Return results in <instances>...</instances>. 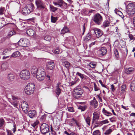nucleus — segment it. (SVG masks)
Instances as JSON below:
<instances>
[{"label":"nucleus","instance_id":"nucleus-43","mask_svg":"<svg viewBox=\"0 0 135 135\" xmlns=\"http://www.w3.org/2000/svg\"><path fill=\"white\" fill-rule=\"evenodd\" d=\"M90 38L91 36L90 35V33H88L85 38V40L86 41H87L89 40H90Z\"/></svg>","mask_w":135,"mask_h":135},{"label":"nucleus","instance_id":"nucleus-10","mask_svg":"<svg viewBox=\"0 0 135 135\" xmlns=\"http://www.w3.org/2000/svg\"><path fill=\"white\" fill-rule=\"evenodd\" d=\"M35 3L37 8L42 9L45 8L44 4L42 0H36Z\"/></svg>","mask_w":135,"mask_h":135},{"label":"nucleus","instance_id":"nucleus-62","mask_svg":"<svg viewBox=\"0 0 135 135\" xmlns=\"http://www.w3.org/2000/svg\"><path fill=\"white\" fill-rule=\"evenodd\" d=\"M54 52L55 54H57L59 53V50H55L54 51Z\"/></svg>","mask_w":135,"mask_h":135},{"label":"nucleus","instance_id":"nucleus-17","mask_svg":"<svg viewBox=\"0 0 135 135\" xmlns=\"http://www.w3.org/2000/svg\"><path fill=\"white\" fill-rule=\"evenodd\" d=\"M31 10L28 9L27 6L23 8L22 9V13L23 14L25 15L28 13H30L31 11Z\"/></svg>","mask_w":135,"mask_h":135},{"label":"nucleus","instance_id":"nucleus-4","mask_svg":"<svg viewBox=\"0 0 135 135\" xmlns=\"http://www.w3.org/2000/svg\"><path fill=\"white\" fill-rule=\"evenodd\" d=\"M74 97L76 99H78L81 97L83 93V90L80 86H78L74 89Z\"/></svg>","mask_w":135,"mask_h":135},{"label":"nucleus","instance_id":"nucleus-45","mask_svg":"<svg viewBox=\"0 0 135 135\" xmlns=\"http://www.w3.org/2000/svg\"><path fill=\"white\" fill-rule=\"evenodd\" d=\"M114 54L117 58L119 57V53L117 49H115L114 51Z\"/></svg>","mask_w":135,"mask_h":135},{"label":"nucleus","instance_id":"nucleus-64","mask_svg":"<svg viewBox=\"0 0 135 135\" xmlns=\"http://www.w3.org/2000/svg\"><path fill=\"white\" fill-rule=\"evenodd\" d=\"M45 135H54L51 132H50L49 133H48V132L47 133H46V134Z\"/></svg>","mask_w":135,"mask_h":135},{"label":"nucleus","instance_id":"nucleus-7","mask_svg":"<svg viewBox=\"0 0 135 135\" xmlns=\"http://www.w3.org/2000/svg\"><path fill=\"white\" fill-rule=\"evenodd\" d=\"M49 127L46 124L43 123L40 127V131L42 133L46 134L47 133L49 130Z\"/></svg>","mask_w":135,"mask_h":135},{"label":"nucleus","instance_id":"nucleus-52","mask_svg":"<svg viewBox=\"0 0 135 135\" xmlns=\"http://www.w3.org/2000/svg\"><path fill=\"white\" fill-rule=\"evenodd\" d=\"M115 117H114L109 118V120L111 122H113L115 121Z\"/></svg>","mask_w":135,"mask_h":135},{"label":"nucleus","instance_id":"nucleus-5","mask_svg":"<svg viewBox=\"0 0 135 135\" xmlns=\"http://www.w3.org/2000/svg\"><path fill=\"white\" fill-rule=\"evenodd\" d=\"M20 76L22 79L27 80L30 77V74L27 70L22 71L20 74Z\"/></svg>","mask_w":135,"mask_h":135},{"label":"nucleus","instance_id":"nucleus-58","mask_svg":"<svg viewBox=\"0 0 135 135\" xmlns=\"http://www.w3.org/2000/svg\"><path fill=\"white\" fill-rule=\"evenodd\" d=\"M16 129V125H14L13 128V133H15Z\"/></svg>","mask_w":135,"mask_h":135},{"label":"nucleus","instance_id":"nucleus-61","mask_svg":"<svg viewBox=\"0 0 135 135\" xmlns=\"http://www.w3.org/2000/svg\"><path fill=\"white\" fill-rule=\"evenodd\" d=\"M93 117L95 119H99V117L97 115H95Z\"/></svg>","mask_w":135,"mask_h":135},{"label":"nucleus","instance_id":"nucleus-34","mask_svg":"<svg viewBox=\"0 0 135 135\" xmlns=\"http://www.w3.org/2000/svg\"><path fill=\"white\" fill-rule=\"evenodd\" d=\"M112 131L113 130L111 129L107 130L104 133V134L105 135H109L111 134Z\"/></svg>","mask_w":135,"mask_h":135},{"label":"nucleus","instance_id":"nucleus-49","mask_svg":"<svg viewBox=\"0 0 135 135\" xmlns=\"http://www.w3.org/2000/svg\"><path fill=\"white\" fill-rule=\"evenodd\" d=\"M102 112L103 113L105 114V115L107 116H109V115H107V113L108 112L104 108H103V109Z\"/></svg>","mask_w":135,"mask_h":135},{"label":"nucleus","instance_id":"nucleus-59","mask_svg":"<svg viewBox=\"0 0 135 135\" xmlns=\"http://www.w3.org/2000/svg\"><path fill=\"white\" fill-rule=\"evenodd\" d=\"M83 33L82 34V35H84V33L85 31V24H84V25L83 26Z\"/></svg>","mask_w":135,"mask_h":135},{"label":"nucleus","instance_id":"nucleus-1","mask_svg":"<svg viewBox=\"0 0 135 135\" xmlns=\"http://www.w3.org/2000/svg\"><path fill=\"white\" fill-rule=\"evenodd\" d=\"M35 86L34 84L32 83H28L25 88V92L28 95H30L34 91Z\"/></svg>","mask_w":135,"mask_h":135},{"label":"nucleus","instance_id":"nucleus-26","mask_svg":"<svg viewBox=\"0 0 135 135\" xmlns=\"http://www.w3.org/2000/svg\"><path fill=\"white\" fill-rule=\"evenodd\" d=\"M62 64L66 68L68 69L70 66V63L68 61H63L62 62Z\"/></svg>","mask_w":135,"mask_h":135},{"label":"nucleus","instance_id":"nucleus-33","mask_svg":"<svg viewBox=\"0 0 135 135\" xmlns=\"http://www.w3.org/2000/svg\"><path fill=\"white\" fill-rule=\"evenodd\" d=\"M50 9L51 11L53 12H55L57 10L58 8L55 7L53 6L50 5Z\"/></svg>","mask_w":135,"mask_h":135},{"label":"nucleus","instance_id":"nucleus-51","mask_svg":"<svg viewBox=\"0 0 135 135\" xmlns=\"http://www.w3.org/2000/svg\"><path fill=\"white\" fill-rule=\"evenodd\" d=\"M61 86V83H60L59 82L56 84V88H60V87Z\"/></svg>","mask_w":135,"mask_h":135},{"label":"nucleus","instance_id":"nucleus-38","mask_svg":"<svg viewBox=\"0 0 135 135\" xmlns=\"http://www.w3.org/2000/svg\"><path fill=\"white\" fill-rule=\"evenodd\" d=\"M5 11V8L4 7H1L0 8V15H2L4 14Z\"/></svg>","mask_w":135,"mask_h":135},{"label":"nucleus","instance_id":"nucleus-8","mask_svg":"<svg viewBox=\"0 0 135 135\" xmlns=\"http://www.w3.org/2000/svg\"><path fill=\"white\" fill-rule=\"evenodd\" d=\"M107 52V49L105 47H102L98 51V53L100 56H102L106 54Z\"/></svg>","mask_w":135,"mask_h":135},{"label":"nucleus","instance_id":"nucleus-27","mask_svg":"<svg viewBox=\"0 0 135 135\" xmlns=\"http://www.w3.org/2000/svg\"><path fill=\"white\" fill-rule=\"evenodd\" d=\"M130 88L132 90L135 91V80L133 81L131 83Z\"/></svg>","mask_w":135,"mask_h":135},{"label":"nucleus","instance_id":"nucleus-44","mask_svg":"<svg viewBox=\"0 0 135 135\" xmlns=\"http://www.w3.org/2000/svg\"><path fill=\"white\" fill-rule=\"evenodd\" d=\"M86 108V107L85 106H82L80 105L79 107V109H80L81 111H84Z\"/></svg>","mask_w":135,"mask_h":135},{"label":"nucleus","instance_id":"nucleus-16","mask_svg":"<svg viewBox=\"0 0 135 135\" xmlns=\"http://www.w3.org/2000/svg\"><path fill=\"white\" fill-rule=\"evenodd\" d=\"M28 114L29 117L31 118L35 117L37 113L34 110L28 111Z\"/></svg>","mask_w":135,"mask_h":135},{"label":"nucleus","instance_id":"nucleus-37","mask_svg":"<svg viewBox=\"0 0 135 135\" xmlns=\"http://www.w3.org/2000/svg\"><path fill=\"white\" fill-rule=\"evenodd\" d=\"M51 37L49 35L46 36L44 37L45 40L47 41H50L51 40Z\"/></svg>","mask_w":135,"mask_h":135},{"label":"nucleus","instance_id":"nucleus-25","mask_svg":"<svg viewBox=\"0 0 135 135\" xmlns=\"http://www.w3.org/2000/svg\"><path fill=\"white\" fill-rule=\"evenodd\" d=\"M109 22L107 20H105L103 22L102 27L105 28L109 26Z\"/></svg>","mask_w":135,"mask_h":135},{"label":"nucleus","instance_id":"nucleus-28","mask_svg":"<svg viewBox=\"0 0 135 135\" xmlns=\"http://www.w3.org/2000/svg\"><path fill=\"white\" fill-rule=\"evenodd\" d=\"M116 14L120 16L122 18L124 16L122 15V13L120 11H119L118 9L116 8L114 10Z\"/></svg>","mask_w":135,"mask_h":135},{"label":"nucleus","instance_id":"nucleus-53","mask_svg":"<svg viewBox=\"0 0 135 135\" xmlns=\"http://www.w3.org/2000/svg\"><path fill=\"white\" fill-rule=\"evenodd\" d=\"M99 82L100 84H101V85L102 87H105L107 88L106 86L103 84V82L101 80H99Z\"/></svg>","mask_w":135,"mask_h":135},{"label":"nucleus","instance_id":"nucleus-41","mask_svg":"<svg viewBox=\"0 0 135 135\" xmlns=\"http://www.w3.org/2000/svg\"><path fill=\"white\" fill-rule=\"evenodd\" d=\"M93 135H100V133L98 130H97L94 131L93 133Z\"/></svg>","mask_w":135,"mask_h":135},{"label":"nucleus","instance_id":"nucleus-20","mask_svg":"<svg viewBox=\"0 0 135 135\" xmlns=\"http://www.w3.org/2000/svg\"><path fill=\"white\" fill-rule=\"evenodd\" d=\"M18 44L19 46L24 47H26L27 45L24 40L23 38H22L18 42Z\"/></svg>","mask_w":135,"mask_h":135},{"label":"nucleus","instance_id":"nucleus-46","mask_svg":"<svg viewBox=\"0 0 135 135\" xmlns=\"http://www.w3.org/2000/svg\"><path fill=\"white\" fill-rule=\"evenodd\" d=\"M15 31H11L9 32L8 35L10 37L12 36V35H15Z\"/></svg>","mask_w":135,"mask_h":135},{"label":"nucleus","instance_id":"nucleus-6","mask_svg":"<svg viewBox=\"0 0 135 135\" xmlns=\"http://www.w3.org/2000/svg\"><path fill=\"white\" fill-rule=\"evenodd\" d=\"M45 76V73L44 70H39V72L36 75L37 79L39 81H41L44 80Z\"/></svg>","mask_w":135,"mask_h":135},{"label":"nucleus","instance_id":"nucleus-60","mask_svg":"<svg viewBox=\"0 0 135 135\" xmlns=\"http://www.w3.org/2000/svg\"><path fill=\"white\" fill-rule=\"evenodd\" d=\"M7 135H13V134L11 133V131H7Z\"/></svg>","mask_w":135,"mask_h":135},{"label":"nucleus","instance_id":"nucleus-24","mask_svg":"<svg viewBox=\"0 0 135 135\" xmlns=\"http://www.w3.org/2000/svg\"><path fill=\"white\" fill-rule=\"evenodd\" d=\"M69 32L68 28L66 26H65L61 31V34H64Z\"/></svg>","mask_w":135,"mask_h":135},{"label":"nucleus","instance_id":"nucleus-9","mask_svg":"<svg viewBox=\"0 0 135 135\" xmlns=\"http://www.w3.org/2000/svg\"><path fill=\"white\" fill-rule=\"evenodd\" d=\"M21 106L23 110L26 113L28 112V105L27 103L26 102H24L21 104Z\"/></svg>","mask_w":135,"mask_h":135},{"label":"nucleus","instance_id":"nucleus-29","mask_svg":"<svg viewBox=\"0 0 135 135\" xmlns=\"http://www.w3.org/2000/svg\"><path fill=\"white\" fill-rule=\"evenodd\" d=\"M85 119L87 124L88 126H90L91 120L89 116H88L86 117L85 118Z\"/></svg>","mask_w":135,"mask_h":135},{"label":"nucleus","instance_id":"nucleus-55","mask_svg":"<svg viewBox=\"0 0 135 135\" xmlns=\"http://www.w3.org/2000/svg\"><path fill=\"white\" fill-rule=\"evenodd\" d=\"M126 88V86L125 84H123L122 86V90H125Z\"/></svg>","mask_w":135,"mask_h":135},{"label":"nucleus","instance_id":"nucleus-2","mask_svg":"<svg viewBox=\"0 0 135 135\" xmlns=\"http://www.w3.org/2000/svg\"><path fill=\"white\" fill-rule=\"evenodd\" d=\"M92 20L96 24L100 25L102 24L103 19L102 16L99 14L98 13L93 16Z\"/></svg>","mask_w":135,"mask_h":135},{"label":"nucleus","instance_id":"nucleus-14","mask_svg":"<svg viewBox=\"0 0 135 135\" xmlns=\"http://www.w3.org/2000/svg\"><path fill=\"white\" fill-rule=\"evenodd\" d=\"M55 64L53 61L48 62L47 63V68L49 70H52L54 68Z\"/></svg>","mask_w":135,"mask_h":135},{"label":"nucleus","instance_id":"nucleus-12","mask_svg":"<svg viewBox=\"0 0 135 135\" xmlns=\"http://www.w3.org/2000/svg\"><path fill=\"white\" fill-rule=\"evenodd\" d=\"M135 70V69L132 67L126 68L125 69V72L127 74L133 73Z\"/></svg>","mask_w":135,"mask_h":135},{"label":"nucleus","instance_id":"nucleus-42","mask_svg":"<svg viewBox=\"0 0 135 135\" xmlns=\"http://www.w3.org/2000/svg\"><path fill=\"white\" fill-rule=\"evenodd\" d=\"M106 32L107 34L104 35L105 36H107L108 35H112L113 33V32L112 31H110L109 29H108L107 30Z\"/></svg>","mask_w":135,"mask_h":135},{"label":"nucleus","instance_id":"nucleus-18","mask_svg":"<svg viewBox=\"0 0 135 135\" xmlns=\"http://www.w3.org/2000/svg\"><path fill=\"white\" fill-rule=\"evenodd\" d=\"M90 105L93 106L95 108H96L98 106V102L95 99V98H93V99L90 101Z\"/></svg>","mask_w":135,"mask_h":135},{"label":"nucleus","instance_id":"nucleus-31","mask_svg":"<svg viewBox=\"0 0 135 135\" xmlns=\"http://www.w3.org/2000/svg\"><path fill=\"white\" fill-rule=\"evenodd\" d=\"M76 75L77 76H79L81 79H82L84 78V75L83 74L79 72H78L76 73Z\"/></svg>","mask_w":135,"mask_h":135},{"label":"nucleus","instance_id":"nucleus-11","mask_svg":"<svg viewBox=\"0 0 135 135\" xmlns=\"http://www.w3.org/2000/svg\"><path fill=\"white\" fill-rule=\"evenodd\" d=\"M93 31L96 34V36L97 37L102 36L103 33V31L101 30L96 28L95 30H93Z\"/></svg>","mask_w":135,"mask_h":135},{"label":"nucleus","instance_id":"nucleus-15","mask_svg":"<svg viewBox=\"0 0 135 135\" xmlns=\"http://www.w3.org/2000/svg\"><path fill=\"white\" fill-rule=\"evenodd\" d=\"M64 1L62 0H57L56 2L54 1L53 4L56 6H58L60 7H62L64 4Z\"/></svg>","mask_w":135,"mask_h":135},{"label":"nucleus","instance_id":"nucleus-21","mask_svg":"<svg viewBox=\"0 0 135 135\" xmlns=\"http://www.w3.org/2000/svg\"><path fill=\"white\" fill-rule=\"evenodd\" d=\"M20 55V53L19 51H16L13 52L12 55L10 56V58H12L13 57H19Z\"/></svg>","mask_w":135,"mask_h":135},{"label":"nucleus","instance_id":"nucleus-50","mask_svg":"<svg viewBox=\"0 0 135 135\" xmlns=\"http://www.w3.org/2000/svg\"><path fill=\"white\" fill-rule=\"evenodd\" d=\"M94 88L95 91H96L99 90V88L97 87L95 83H94Z\"/></svg>","mask_w":135,"mask_h":135},{"label":"nucleus","instance_id":"nucleus-19","mask_svg":"<svg viewBox=\"0 0 135 135\" xmlns=\"http://www.w3.org/2000/svg\"><path fill=\"white\" fill-rule=\"evenodd\" d=\"M5 122L3 118H0V129H3L5 126Z\"/></svg>","mask_w":135,"mask_h":135},{"label":"nucleus","instance_id":"nucleus-23","mask_svg":"<svg viewBox=\"0 0 135 135\" xmlns=\"http://www.w3.org/2000/svg\"><path fill=\"white\" fill-rule=\"evenodd\" d=\"M15 78V74L14 73H10L8 75V79L10 81L14 80Z\"/></svg>","mask_w":135,"mask_h":135},{"label":"nucleus","instance_id":"nucleus-36","mask_svg":"<svg viewBox=\"0 0 135 135\" xmlns=\"http://www.w3.org/2000/svg\"><path fill=\"white\" fill-rule=\"evenodd\" d=\"M55 92L56 94L59 96L61 93L60 88H56Z\"/></svg>","mask_w":135,"mask_h":135},{"label":"nucleus","instance_id":"nucleus-56","mask_svg":"<svg viewBox=\"0 0 135 135\" xmlns=\"http://www.w3.org/2000/svg\"><path fill=\"white\" fill-rule=\"evenodd\" d=\"M12 99L13 100H15L17 99H18V97H16L14 95H12Z\"/></svg>","mask_w":135,"mask_h":135},{"label":"nucleus","instance_id":"nucleus-39","mask_svg":"<svg viewBox=\"0 0 135 135\" xmlns=\"http://www.w3.org/2000/svg\"><path fill=\"white\" fill-rule=\"evenodd\" d=\"M71 122H74L78 127H79L80 126L79 122L77 121L74 118H72L71 119Z\"/></svg>","mask_w":135,"mask_h":135},{"label":"nucleus","instance_id":"nucleus-35","mask_svg":"<svg viewBox=\"0 0 135 135\" xmlns=\"http://www.w3.org/2000/svg\"><path fill=\"white\" fill-rule=\"evenodd\" d=\"M109 123V122L108 121V119H107L100 122L99 124L101 125H103L105 124L108 123Z\"/></svg>","mask_w":135,"mask_h":135},{"label":"nucleus","instance_id":"nucleus-63","mask_svg":"<svg viewBox=\"0 0 135 135\" xmlns=\"http://www.w3.org/2000/svg\"><path fill=\"white\" fill-rule=\"evenodd\" d=\"M121 107L122 108L124 109L125 110H127L128 109V108H126L123 105H121Z\"/></svg>","mask_w":135,"mask_h":135},{"label":"nucleus","instance_id":"nucleus-57","mask_svg":"<svg viewBox=\"0 0 135 135\" xmlns=\"http://www.w3.org/2000/svg\"><path fill=\"white\" fill-rule=\"evenodd\" d=\"M72 39V37H69L66 38V40L67 41H69L71 40Z\"/></svg>","mask_w":135,"mask_h":135},{"label":"nucleus","instance_id":"nucleus-47","mask_svg":"<svg viewBox=\"0 0 135 135\" xmlns=\"http://www.w3.org/2000/svg\"><path fill=\"white\" fill-rule=\"evenodd\" d=\"M96 65L95 64L91 62L90 63L89 65V66L90 67L93 68H95Z\"/></svg>","mask_w":135,"mask_h":135},{"label":"nucleus","instance_id":"nucleus-22","mask_svg":"<svg viewBox=\"0 0 135 135\" xmlns=\"http://www.w3.org/2000/svg\"><path fill=\"white\" fill-rule=\"evenodd\" d=\"M34 31L31 29H29L26 31L27 34L30 36H33L34 35Z\"/></svg>","mask_w":135,"mask_h":135},{"label":"nucleus","instance_id":"nucleus-48","mask_svg":"<svg viewBox=\"0 0 135 135\" xmlns=\"http://www.w3.org/2000/svg\"><path fill=\"white\" fill-rule=\"evenodd\" d=\"M68 110L69 111L71 112H74V110L73 107H70L68 108Z\"/></svg>","mask_w":135,"mask_h":135},{"label":"nucleus","instance_id":"nucleus-13","mask_svg":"<svg viewBox=\"0 0 135 135\" xmlns=\"http://www.w3.org/2000/svg\"><path fill=\"white\" fill-rule=\"evenodd\" d=\"M43 69L40 68L38 69L36 66H33L31 69V72L32 74H33L34 75H37V73L39 72V70H42Z\"/></svg>","mask_w":135,"mask_h":135},{"label":"nucleus","instance_id":"nucleus-54","mask_svg":"<svg viewBox=\"0 0 135 135\" xmlns=\"http://www.w3.org/2000/svg\"><path fill=\"white\" fill-rule=\"evenodd\" d=\"M111 89L112 91L113 92L115 90L114 86L113 84H112L111 85Z\"/></svg>","mask_w":135,"mask_h":135},{"label":"nucleus","instance_id":"nucleus-3","mask_svg":"<svg viewBox=\"0 0 135 135\" xmlns=\"http://www.w3.org/2000/svg\"><path fill=\"white\" fill-rule=\"evenodd\" d=\"M126 11L128 15L131 16L133 15L135 12V6L134 4L132 3L128 4Z\"/></svg>","mask_w":135,"mask_h":135},{"label":"nucleus","instance_id":"nucleus-40","mask_svg":"<svg viewBox=\"0 0 135 135\" xmlns=\"http://www.w3.org/2000/svg\"><path fill=\"white\" fill-rule=\"evenodd\" d=\"M128 37L130 40H135V35H133L132 34H129Z\"/></svg>","mask_w":135,"mask_h":135},{"label":"nucleus","instance_id":"nucleus-30","mask_svg":"<svg viewBox=\"0 0 135 135\" xmlns=\"http://www.w3.org/2000/svg\"><path fill=\"white\" fill-rule=\"evenodd\" d=\"M51 22L53 23H55L57 20V17H55L53 16H51Z\"/></svg>","mask_w":135,"mask_h":135},{"label":"nucleus","instance_id":"nucleus-32","mask_svg":"<svg viewBox=\"0 0 135 135\" xmlns=\"http://www.w3.org/2000/svg\"><path fill=\"white\" fill-rule=\"evenodd\" d=\"M39 122L37 120H36L34 123L31 124V126L34 128H36Z\"/></svg>","mask_w":135,"mask_h":135}]
</instances>
